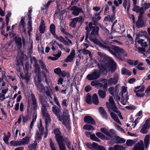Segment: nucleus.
Instances as JSON below:
<instances>
[{
    "instance_id": "f3484780",
    "label": "nucleus",
    "mask_w": 150,
    "mask_h": 150,
    "mask_svg": "<svg viewBox=\"0 0 150 150\" xmlns=\"http://www.w3.org/2000/svg\"><path fill=\"white\" fill-rule=\"evenodd\" d=\"M84 121L85 123L95 125V123L93 119L89 116H86L84 118Z\"/></svg>"
},
{
    "instance_id": "f257e3e1",
    "label": "nucleus",
    "mask_w": 150,
    "mask_h": 150,
    "mask_svg": "<svg viewBox=\"0 0 150 150\" xmlns=\"http://www.w3.org/2000/svg\"><path fill=\"white\" fill-rule=\"evenodd\" d=\"M92 25V23L90 22L86 26L85 28L86 32L88 34H89L90 31H91L89 36L90 40L95 44L98 45L100 47L104 49L107 46L105 45V43L103 42V43H102L96 38V37L98 38L99 36L98 32L99 28L97 26H93Z\"/></svg>"
},
{
    "instance_id": "5701e85b",
    "label": "nucleus",
    "mask_w": 150,
    "mask_h": 150,
    "mask_svg": "<svg viewBox=\"0 0 150 150\" xmlns=\"http://www.w3.org/2000/svg\"><path fill=\"white\" fill-rule=\"evenodd\" d=\"M110 114L111 117L116 122L120 125L121 124L117 116L113 112H110Z\"/></svg>"
},
{
    "instance_id": "680f3d73",
    "label": "nucleus",
    "mask_w": 150,
    "mask_h": 150,
    "mask_svg": "<svg viewBox=\"0 0 150 150\" xmlns=\"http://www.w3.org/2000/svg\"><path fill=\"white\" fill-rule=\"evenodd\" d=\"M28 33H29L32 31V22H30L29 21H28Z\"/></svg>"
},
{
    "instance_id": "8fccbe9b",
    "label": "nucleus",
    "mask_w": 150,
    "mask_h": 150,
    "mask_svg": "<svg viewBox=\"0 0 150 150\" xmlns=\"http://www.w3.org/2000/svg\"><path fill=\"white\" fill-rule=\"evenodd\" d=\"M52 92V91L50 88V87H47V89L45 91V93L47 96L48 97H50L51 99H52L51 95Z\"/></svg>"
},
{
    "instance_id": "7c9ffc66",
    "label": "nucleus",
    "mask_w": 150,
    "mask_h": 150,
    "mask_svg": "<svg viewBox=\"0 0 150 150\" xmlns=\"http://www.w3.org/2000/svg\"><path fill=\"white\" fill-rule=\"evenodd\" d=\"M21 39V38H16L15 41L17 47L20 48L22 46Z\"/></svg>"
},
{
    "instance_id": "37998d69",
    "label": "nucleus",
    "mask_w": 150,
    "mask_h": 150,
    "mask_svg": "<svg viewBox=\"0 0 150 150\" xmlns=\"http://www.w3.org/2000/svg\"><path fill=\"white\" fill-rule=\"evenodd\" d=\"M121 72L122 74L129 76L131 74V72L125 68H123L122 69Z\"/></svg>"
},
{
    "instance_id": "c85d7f7f",
    "label": "nucleus",
    "mask_w": 150,
    "mask_h": 150,
    "mask_svg": "<svg viewBox=\"0 0 150 150\" xmlns=\"http://www.w3.org/2000/svg\"><path fill=\"white\" fill-rule=\"evenodd\" d=\"M149 125L144 124L140 130V132L143 134H146L147 132V129H149Z\"/></svg>"
},
{
    "instance_id": "0e129e2a",
    "label": "nucleus",
    "mask_w": 150,
    "mask_h": 150,
    "mask_svg": "<svg viewBox=\"0 0 150 150\" xmlns=\"http://www.w3.org/2000/svg\"><path fill=\"white\" fill-rule=\"evenodd\" d=\"M25 76L24 77L23 76H22V77L23 78L22 79H25L26 80V81L28 82L29 80L30 79V76L28 75V72H26V71H25Z\"/></svg>"
},
{
    "instance_id": "9b49d317",
    "label": "nucleus",
    "mask_w": 150,
    "mask_h": 150,
    "mask_svg": "<svg viewBox=\"0 0 150 150\" xmlns=\"http://www.w3.org/2000/svg\"><path fill=\"white\" fill-rule=\"evenodd\" d=\"M31 136L32 135L31 133L29 132V134L25 137L20 140L21 145L27 144L30 142V139Z\"/></svg>"
},
{
    "instance_id": "ddd939ff",
    "label": "nucleus",
    "mask_w": 150,
    "mask_h": 150,
    "mask_svg": "<svg viewBox=\"0 0 150 150\" xmlns=\"http://www.w3.org/2000/svg\"><path fill=\"white\" fill-rule=\"evenodd\" d=\"M119 75L117 74L114 75L113 77L110 79L108 81V84L109 85L116 84L118 82Z\"/></svg>"
},
{
    "instance_id": "dca6fc26",
    "label": "nucleus",
    "mask_w": 150,
    "mask_h": 150,
    "mask_svg": "<svg viewBox=\"0 0 150 150\" xmlns=\"http://www.w3.org/2000/svg\"><path fill=\"white\" fill-rule=\"evenodd\" d=\"M35 86L36 87L37 90L40 93H43L45 92V87L43 84L42 83H36Z\"/></svg>"
},
{
    "instance_id": "bf43d9fd",
    "label": "nucleus",
    "mask_w": 150,
    "mask_h": 150,
    "mask_svg": "<svg viewBox=\"0 0 150 150\" xmlns=\"http://www.w3.org/2000/svg\"><path fill=\"white\" fill-rule=\"evenodd\" d=\"M38 128L40 131V132L42 134H43L44 128L42 126V123H40V125L38 126Z\"/></svg>"
},
{
    "instance_id": "de8ad7c7",
    "label": "nucleus",
    "mask_w": 150,
    "mask_h": 150,
    "mask_svg": "<svg viewBox=\"0 0 150 150\" xmlns=\"http://www.w3.org/2000/svg\"><path fill=\"white\" fill-rule=\"evenodd\" d=\"M111 62L113 66L112 67L110 68V70L112 72H113L115 70L116 68V63L112 59L111 60Z\"/></svg>"
},
{
    "instance_id": "20e7f679",
    "label": "nucleus",
    "mask_w": 150,
    "mask_h": 150,
    "mask_svg": "<svg viewBox=\"0 0 150 150\" xmlns=\"http://www.w3.org/2000/svg\"><path fill=\"white\" fill-rule=\"evenodd\" d=\"M97 53L98 55V59L100 62L99 64L100 69V71H104L105 69H108V60L105 57V54L103 53L100 52H98Z\"/></svg>"
},
{
    "instance_id": "9d476101",
    "label": "nucleus",
    "mask_w": 150,
    "mask_h": 150,
    "mask_svg": "<svg viewBox=\"0 0 150 150\" xmlns=\"http://www.w3.org/2000/svg\"><path fill=\"white\" fill-rule=\"evenodd\" d=\"M83 17L82 16L77 17L72 19V21L71 23V27L75 28L76 27V24L77 23H81L83 21Z\"/></svg>"
},
{
    "instance_id": "13d9d810",
    "label": "nucleus",
    "mask_w": 150,
    "mask_h": 150,
    "mask_svg": "<svg viewBox=\"0 0 150 150\" xmlns=\"http://www.w3.org/2000/svg\"><path fill=\"white\" fill-rule=\"evenodd\" d=\"M90 138L93 140L98 142L100 141V139L96 136L94 134H92L90 135Z\"/></svg>"
},
{
    "instance_id": "c03bdc74",
    "label": "nucleus",
    "mask_w": 150,
    "mask_h": 150,
    "mask_svg": "<svg viewBox=\"0 0 150 150\" xmlns=\"http://www.w3.org/2000/svg\"><path fill=\"white\" fill-rule=\"evenodd\" d=\"M62 52L59 51L58 53L56 54L54 57H50V58L52 60H55L57 59L60 56Z\"/></svg>"
},
{
    "instance_id": "393cba45",
    "label": "nucleus",
    "mask_w": 150,
    "mask_h": 150,
    "mask_svg": "<svg viewBox=\"0 0 150 150\" xmlns=\"http://www.w3.org/2000/svg\"><path fill=\"white\" fill-rule=\"evenodd\" d=\"M123 6L125 9L127 7V11L128 12L130 7V0H123Z\"/></svg>"
},
{
    "instance_id": "338daca9",
    "label": "nucleus",
    "mask_w": 150,
    "mask_h": 150,
    "mask_svg": "<svg viewBox=\"0 0 150 150\" xmlns=\"http://www.w3.org/2000/svg\"><path fill=\"white\" fill-rule=\"evenodd\" d=\"M96 135L98 137L101 139H104L105 136L102 133L100 132H98L96 134Z\"/></svg>"
},
{
    "instance_id": "6ab92c4d",
    "label": "nucleus",
    "mask_w": 150,
    "mask_h": 150,
    "mask_svg": "<svg viewBox=\"0 0 150 150\" xmlns=\"http://www.w3.org/2000/svg\"><path fill=\"white\" fill-rule=\"evenodd\" d=\"M54 37L60 42H62L65 45H69L70 46V45L69 44L68 42L64 39V38L62 36H59L57 35H55Z\"/></svg>"
},
{
    "instance_id": "a19ab883",
    "label": "nucleus",
    "mask_w": 150,
    "mask_h": 150,
    "mask_svg": "<svg viewBox=\"0 0 150 150\" xmlns=\"http://www.w3.org/2000/svg\"><path fill=\"white\" fill-rule=\"evenodd\" d=\"M10 144L11 145L16 146H21L20 140L19 141H12L10 142Z\"/></svg>"
},
{
    "instance_id": "a18cd8bd",
    "label": "nucleus",
    "mask_w": 150,
    "mask_h": 150,
    "mask_svg": "<svg viewBox=\"0 0 150 150\" xmlns=\"http://www.w3.org/2000/svg\"><path fill=\"white\" fill-rule=\"evenodd\" d=\"M64 141L66 142V144L68 148L70 150L71 149V142L67 138H65L64 139Z\"/></svg>"
},
{
    "instance_id": "7ed1b4c3",
    "label": "nucleus",
    "mask_w": 150,
    "mask_h": 150,
    "mask_svg": "<svg viewBox=\"0 0 150 150\" xmlns=\"http://www.w3.org/2000/svg\"><path fill=\"white\" fill-rule=\"evenodd\" d=\"M60 108L59 107L58 109H57L56 107L53 106L52 107V111L57 117L59 120L62 121V123L66 127L69 128V119L68 116V112L67 110L65 111L63 113L62 116L60 117V115L61 113Z\"/></svg>"
},
{
    "instance_id": "4468645a",
    "label": "nucleus",
    "mask_w": 150,
    "mask_h": 150,
    "mask_svg": "<svg viewBox=\"0 0 150 150\" xmlns=\"http://www.w3.org/2000/svg\"><path fill=\"white\" fill-rule=\"evenodd\" d=\"M144 147L143 141L140 140L134 147L133 150H144Z\"/></svg>"
},
{
    "instance_id": "4c0bfd02",
    "label": "nucleus",
    "mask_w": 150,
    "mask_h": 150,
    "mask_svg": "<svg viewBox=\"0 0 150 150\" xmlns=\"http://www.w3.org/2000/svg\"><path fill=\"white\" fill-rule=\"evenodd\" d=\"M115 141L116 143L121 144L124 143L125 142V140L122 138L117 137H116Z\"/></svg>"
},
{
    "instance_id": "603ef678",
    "label": "nucleus",
    "mask_w": 150,
    "mask_h": 150,
    "mask_svg": "<svg viewBox=\"0 0 150 150\" xmlns=\"http://www.w3.org/2000/svg\"><path fill=\"white\" fill-rule=\"evenodd\" d=\"M128 63L131 65H134L135 66L137 65L138 63V61L137 60H129L127 61Z\"/></svg>"
},
{
    "instance_id": "f03ea898",
    "label": "nucleus",
    "mask_w": 150,
    "mask_h": 150,
    "mask_svg": "<svg viewBox=\"0 0 150 150\" xmlns=\"http://www.w3.org/2000/svg\"><path fill=\"white\" fill-rule=\"evenodd\" d=\"M104 49L107 50L110 53L114 55L116 58L119 59L122 61L125 59L124 57H122L121 55L124 57H127V53L122 48L117 46H112L110 48L107 45Z\"/></svg>"
},
{
    "instance_id": "2f4dec72",
    "label": "nucleus",
    "mask_w": 150,
    "mask_h": 150,
    "mask_svg": "<svg viewBox=\"0 0 150 150\" xmlns=\"http://www.w3.org/2000/svg\"><path fill=\"white\" fill-rule=\"evenodd\" d=\"M101 18V17L100 16L99 13H96L94 14L93 17L92 18V21L94 22L95 21H98Z\"/></svg>"
},
{
    "instance_id": "a878e982",
    "label": "nucleus",
    "mask_w": 150,
    "mask_h": 150,
    "mask_svg": "<svg viewBox=\"0 0 150 150\" xmlns=\"http://www.w3.org/2000/svg\"><path fill=\"white\" fill-rule=\"evenodd\" d=\"M99 112L102 115L103 117L107 119V115L104 109L102 107H100L98 109Z\"/></svg>"
},
{
    "instance_id": "69168bd1",
    "label": "nucleus",
    "mask_w": 150,
    "mask_h": 150,
    "mask_svg": "<svg viewBox=\"0 0 150 150\" xmlns=\"http://www.w3.org/2000/svg\"><path fill=\"white\" fill-rule=\"evenodd\" d=\"M86 102L89 104H91L92 102L91 98V96L89 95H88L86 98Z\"/></svg>"
},
{
    "instance_id": "052dcab7",
    "label": "nucleus",
    "mask_w": 150,
    "mask_h": 150,
    "mask_svg": "<svg viewBox=\"0 0 150 150\" xmlns=\"http://www.w3.org/2000/svg\"><path fill=\"white\" fill-rule=\"evenodd\" d=\"M36 116H35V118H34L33 119L32 122L30 123V126L29 127L30 130H29V132H30V133H31V130L33 128V126L34 122H35L36 121Z\"/></svg>"
},
{
    "instance_id": "473e14b6",
    "label": "nucleus",
    "mask_w": 150,
    "mask_h": 150,
    "mask_svg": "<svg viewBox=\"0 0 150 150\" xmlns=\"http://www.w3.org/2000/svg\"><path fill=\"white\" fill-rule=\"evenodd\" d=\"M142 16H141V17L139 16L138 19L136 22V24L138 28H140L143 25V21L142 20Z\"/></svg>"
},
{
    "instance_id": "5fc2aeb1",
    "label": "nucleus",
    "mask_w": 150,
    "mask_h": 150,
    "mask_svg": "<svg viewBox=\"0 0 150 150\" xmlns=\"http://www.w3.org/2000/svg\"><path fill=\"white\" fill-rule=\"evenodd\" d=\"M134 142L133 140L129 139L126 142V144L127 146H132L134 144Z\"/></svg>"
},
{
    "instance_id": "72a5a7b5",
    "label": "nucleus",
    "mask_w": 150,
    "mask_h": 150,
    "mask_svg": "<svg viewBox=\"0 0 150 150\" xmlns=\"http://www.w3.org/2000/svg\"><path fill=\"white\" fill-rule=\"evenodd\" d=\"M92 102L96 105L98 104L99 101L97 95L96 94H94L92 97Z\"/></svg>"
},
{
    "instance_id": "6e6d98bb",
    "label": "nucleus",
    "mask_w": 150,
    "mask_h": 150,
    "mask_svg": "<svg viewBox=\"0 0 150 150\" xmlns=\"http://www.w3.org/2000/svg\"><path fill=\"white\" fill-rule=\"evenodd\" d=\"M134 50L136 51H137L139 53L143 54H144V52L145 51V50L144 48L141 47H138L137 50L134 49Z\"/></svg>"
},
{
    "instance_id": "49530a36",
    "label": "nucleus",
    "mask_w": 150,
    "mask_h": 150,
    "mask_svg": "<svg viewBox=\"0 0 150 150\" xmlns=\"http://www.w3.org/2000/svg\"><path fill=\"white\" fill-rule=\"evenodd\" d=\"M100 131L110 137H111V136L110 132L108 131L107 129L104 128H101L100 129Z\"/></svg>"
},
{
    "instance_id": "c9c22d12",
    "label": "nucleus",
    "mask_w": 150,
    "mask_h": 150,
    "mask_svg": "<svg viewBox=\"0 0 150 150\" xmlns=\"http://www.w3.org/2000/svg\"><path fill=\"white\" fill-rule=\"evenodd\" d=\"M43 134H42L39 131L37 132L35 136V140H36L37 142L38 141L39 142L41 141L42 139L41 136Z\"/></svg>"
},
{
    "instance_id": "423d86ee",
    "label": "nucleus",
    "mask_w": 150,
    "mask_h": 150,
    "mask_svg": "<svg viewBox=\"0 0 150 150\" xmlns=\"http://www.w3.org/2000/svg\"><path fill=\"white\" fill-rule=\"evenodd\" d=\"M127 88L125 87H123L122 88V95L121 97L122 103L124 105L126 104L128 99V95L127 93H126L127 91Z\"/></svg>"
},
{
    "instance_id": "58836bf2",
    "label": "nucleus",
    "mask_w": 150,
    "mask_h": 150,
    "mask_svg": "<svg viewBox=\"0 0 150 150\" xmlns=\"http://www.w3.org/2000/svg\"><path fill=\"white\" fill-rule=\"evenodd\" d=\"M83 128L88 130H93L95 129L93 126L88 124L84 125L83 126Z\"/></svg>"
},
{
    "instance_id": "4d7b16f0",
    "label": "nucleus",
    "mask_w": 150,
    "mask_h": 150,
    "mask_svg": "<svg viewBox=\"0 0 150 150\" xmlns=\"http://www.w3.org/2000/svg\"><path fill=\"white\" fill-rule=\"evenodd\" d=\"M82 52L83 54L84 55L88 54L90 57H91V53L89 50H86L85 48H84L82 50Z\"/></svg>"
},
{
    "instance_id": "cd10ccee",
    "label": "nucleus",
    "mask_w": 150,
    "mask_h": 150,
    "mask_svg": "<svg viewBox=\"0 0 150 150\" xmlns=\"http://www.w3.org/2000/svg\"><path fill=\"white\" fill-rule=\"evenodd\" d=\"M45 27L44 21L42 19L40 23V25L39 27V31L41 33H44Z\"/></svg>"
},
{
    "instance_id": "3c124183",
    "label": "nucleus",
    "mask_w": 150,
    "mask_h": 150,
    "mask_svg": "<svg viewBox=\"0 0 150 150\" xmlns=\"http://www.w3.org/2000/svg\"><path fill=\"white\" fill-rule=\"evenodd\" d=\"M50 144L51 150H56L55 145L51 139H50L49 140Z\"/></svg>"
},
{
    "instance_id": "f704fd0d",
    "label": "nucleus",
    "mask_w": 150,
    "mask_h": 150,
    "mask_svg": "<svg viewBox=\"0 0 150 150\" xmlns=\"http://www.w3.org/2000/svg\"><path fill=\"white\" fill-rule=\"evenodd\" d=\"M98 94L99 97L102 98H104L106 96V92L102 90H99L98 91Z\"/></svg>"
},
{
    "instance_id": "4be33fe9",
    "label": "nucleus",
    "mask_w": 150,
    "mask_h": 150,
    "mask_svg": "<svg viewBox=\"0 0 150 150\" xmlns=\"http://www.w3.org/2000/svg\"><path fill=\"white\" fill-rule=\"evenodd\" d=\"M108 150H125V149L122 146L119 145H115L113 147H110Z\"/></svg>"
},
{
    "instance_id": "f8f14e48",
    "label": "nucleus",
    "mask_w": 150,
    "mask_h": 150,
    "mask_svg": "<svg viewBox=\"0 0 150 150\" xmlns=\"http://www.w3.org/2000/svg\"><path fill=\"white\" fill-rule=\"evenodd\" d=\"M75 51L74 50H71L70 54L65 60V62H72L73 61V59L75 57Z\"/></svg>"
},
{
    "instance_id": "09e8293b",
    "label": "nucleus",
    "mask_w": 150,
    "mask_h": 150,
    "mask_svg": "<svg viewBox=\"0 0 150 150\" xmlns=\"http://www.w3.org/2000/svg\"><path fill=\"white\" fill-rule=\"evenodd\" d=\"M134 91L136 93V95L138 97H142L144 96V93L143 92H141V91L138 90L137 91Z\"/></svg>"
},
{
    "instance_id": "2eb2a0df",
    "label": "nucleus",
    "mask_w": 150,
    "mask_h": 150,
    "mask_svg": "<svg viewBox=\"0 0 150 150\" xmlns=\"http://www.w3.org/2000/svg\"><path fill=\"white\" fill-rule=\"evenodd\" d=\"M136 4L135 5L133 4L134 6L133 8V10L136 12V13H139V16H140L141 17V16H142V15L144 13V10L143 9L142 7H140L139 6H136Z\"/></svg>"
},
{
    "instance_id": "39448f33",
    "label": "nucleus",
    "mask_w": 150,
    "mask_h": 150,
    "mask_svg": "<svg viewBox=\"0 0 150 150\" xmlns=\"http://www.w3.org/2000/svg\"><path fill=\"white\" fill-rule=\"evenodd\" d=\"M55 138L59 147V150H66V146L63 142V140L64 141V139L63 137L60 134L57 135L55 136Z\"/></svg>"
},
{
    "instance_id": "b1692460",
    "label": "nucleus",
    "mask_w": 150,
    "mask_h": 150,
    "mask_svg": "<svg viewBox=\"0 0 150 150\" xmlns=\"http://www.w3.org/2000/svg\"><path fill=\"white\" fill-rule=\"evenodd\" d=\"M33 59L35 62L34 66L35 67V72L36 73H39L40 71V66L38 64H37L36 60L34 57H33Z\"/></svg>"
},
{
    "instance_id": "aec40b11",
    "label": "nucleus",
    "mask_w": 150,
    "mask_h": 150,
    "mask_svg": "<svg viewBox=\"0 0 150 150\" xmlns=\"http://www.w3.org/2000/svg\"><path fill=\"white\" fill-rule=\"evenodd\" d=\"M31 97L33 108L35 110H36L38 106L36 99L34 95L33 94H31Z\"/></svg>"
},
{
    "instance_id": "a211bd4d",
    "label": "nucleus",
    "mask_w": 150,
    "mask_h": 150,
    "mask_svg": "<svg viewBox=\"0 0 150 150\" xmlns=\"http://www.w3.org/2000/svg\"><path fill=\"white\" fill-rule=\"evenodd\" d=\"M25 17H21V20L20 22L19 26L20 28H23V30L25 33H26L25 23Z\"/></svg>"
},
{
    "instance_id": "e2e57ef3",
    "label": "nucleus",
    "mask_w": 150,
    "mask_h": 150,
    "mask_svg": "<svg viewBox=\"0 0 150 150\" xmlns=\"http://www.w3.org/2000/svg\"><path fill=\"white\" fill-rule=\"evenodd\" d=\"M145 89V88L143 86H138L136 88V90L135 91H137L138 90L139 91H141V92H142L144 91Z\"/></svg>"
},
{
    "instance_id": "412c9836",
    "label": "nucleus",
    "mask_w": 150,
    "mask_h": 150,
    "mask_svg": "<svg viewBox=\"0 0 150 150\" xmlns=\"http://www.w3.org/2000/svg\"><path fill=\"white\" fill-rule=\"evenodd\" d=\"M39 64L42 69L47 74H49V71L48 69L46 67L45 63L42 60H40Z\"/></svg>"
},
{
    "instance_id": "0eeeda50",
    "label": "nucleus",
    "mask_w": 150,
    "mask_h": 150,
    "mask_svg": "<svg viewBox=\"0 0 150 150\" xmlns=\"http://www.w3.org/2000/svg\"><path fill=\"white\" fill-rule=\"evenodd\" d=\"M100 76V73L98 70H95L91 74L88 75L87 78L89 80L97 79Z\"/></svg>"
},
{
    "instance_id": "79ce46f5",
    "label": "nucleus",
    "mask_w": 150,
    "mask_h": 150,
    "mask_svg": "<svg viewBox=\"0 0 150 150\" xmlns=\"http://www.w3.org/2000/svg\"><path fill=\"white\" fill-rule=\"evenodd\" d=\"M10 136V134L9 132H8L7 135L5 134L4 137V142L7 144H8V140Z\"/></svg>"
},
{
    "instance_id": "e433bc0d",
    "label": "nucleus",
    "mask_w": 150,
    "mask_h": 150,
    "mask_svg": "<svg viewBox=\"0 0 150 150\" xmlns=\"http://www.w3.org/2000/svg\"><path fill=\"white\" fill-rule=\"evenodd\" d=\"M40 103L42 105V108H46L49 106V105L47 103V101L45 99H42L40 100Z\"/></svg>"
},
{
    "instance_id": "ea45409f",
    "label": "nucleus",
    "mask_w": 150,
    "mask_h": 150,
    "mask_svg": "<svg viewBox=\"0 0 150 150\" xmlns=\"http://www.w3.org/2000/svg\"><path fill=\"white\" fill-rule=\"evenodd\" d=\"M55 27L54 24H52L50 26V31L52 34L54 36L56 35L55 32Z\"/></svg>"
},
{
    "instance_id": "6e6552de",
    "label": "nucleus",
    "mask_w": 150,
    "mask_h": 150,
    "mask_svg": "<svg viewBox=\"0 0 150 150\" xmlns=\"http://www.w3.org/2000/svg\"><path fill=\"white\" fill-rule=\"evenodd\" d=\"M41 110L43 116L45 119V124L46 127L48 124L50 122L51 120L50 116L47 111L46 108H41Z\"/></svg>"
},
{
    "instance_id": "bb28decb",
    "label": "nucleus",
    "mask_w": 150,
    "mask_h": 150,
    "mask_svg": "<svg viewBox=\"0 0 150 150\" xmlns=\"http://www.w3.org/2000/svg\"><path fill=\"white\" fill-rule=\"evenodd\" d=\"M144 142L146 148L148 146L150 142V135L149 134L146 135L144 137Z\"/></svg>"
},
{
    "instance_id": "1a4fd4ad",
    "label": "nucleus",
    "mask_w": 150,
    "mask_h": 150,
    "mask_svg": "<svg viewBox=\"0 0 150 150\" xmlns=\"http://www.w3.org/2000/svg\"><path fill=\"white\" fill-rule=\"evenodd\" d=\"M71 10L73 11L72 14L75 16L79 15L80 13H83V11L81 8L74 6L71 8Z\"/></svg>"
},
{
    "instance_id": "c756f323",
    "label": "nucleus",
    "mask_w": 150,
    "mask_h": 150,
    "mask_svg": "<svg viewBox=\"0 0 150 150\" xmlns=\"http://www.w3.org/2000/svg\"><path fill=\"white\" fill-rule=\"evenodd\" d=\"M37 142L36 140H35L33 144H32L29 145L28 150H35L37 147Z\"/></svg>"
},
{
    "instance_id": "864d4df0",
    "label": "nucleus",
    "mask_w": 150,
    "mask_h": 150,
    "mask_svg": "<svg viewBox=\"0 0 150 150\" xmlns=\"http://www.w3.org/2000/svg\"><path fill=\"white\" fill-rule=\"evenodd\" d=\"M109 101L110 107L113 106V105H115V101L112 96H110L109 97Z\"/></svg>"
},
{
    "instance_id": "774afa93",
    "label": "nucleus",
    "mask_w": 150,
    "mask_h": 150,
    "mask_svg": "<svg viewBox=\"0 0 150 150\" xmlns=\"http://www.w3.org/2000/svg\"><path fill=\"white\" fill-rule=\"evenodd\" d=\"M142 8L144 10H146L150 8V3H145L143 5Z\"/></svg>"
}]
</instances>
